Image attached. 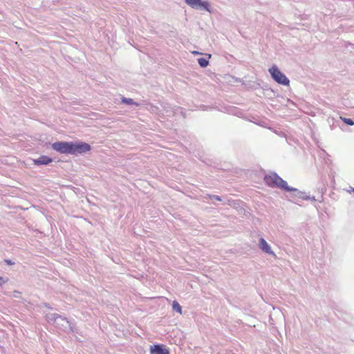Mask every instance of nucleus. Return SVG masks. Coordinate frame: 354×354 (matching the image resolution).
Returning <instances> with one entry per match:
<instances>
[{
	"label": "nucleus",
	"mask_w": 354,
	"mask_h": 354,
	"mask_svg": "<svg viewBox=\"0 0 354 354\" xmlns=\"http://www.w3.org/2000/svg\"><path fill=\"white\" fill-rule=\"evenodd\" d=\"M340 119H341V120H342L344 123H346L348 125H351V126L354 125V122L350 118L340 117Z\"/></svg>",
	"instance_id": "obj_11"
},
{
	"label": "nucleus",
	"mask_w": 354,
	"mask_h": 354,
	"mask_svg": "<svg viewBox=\"0 0 354 354\" xmlns=\"http://www.w3.org/2000/svg\"><path fill=\"white\" fill-rule=\"evenodd\" d=\"M172 308L174 310L179 313L180 315L182 314V308L176 301H173Z\"/></svg>",
	"instance_id": "obj_9"
},
{
	"label": "nucleus",
	"mask_w": 354,
	"mask_h": 354,
	"mask_svg": "<svg viewBox=\"0 0 354 354\" xmlns=\"http://www.w3.org/2000/svg\"><path fill=\"white\" fill-rule=\"evenodd\" d=\"M72 154L82 153L91 150V146L83 142L74 143L72 142Z\"/></svg>",
	"instance_id": "obj_4"
},
{
	"label": "nucleus",
	"mask_w": 354,
	"mask_h": 354,
	"mask_svg": "<svg viewBox=\"0 0 354 354\" xmlns=\"http://www.w3.org/2000/svg\"><path fill=\"white\" fill-rule=\"evenodd\" d=\"M259 246L262 251L275 256V254L272 251L270 246L268 244L264 239L261 238L259 239Z\"/></svg>",
	"instance_id": "obj_7"
},
{
	"label": "nucleus",
	"mask_w": 354,
	"mask_h": 354,
	"mask_svg": "<svg viewBox=\"0 0 354 354\" xmlns=\"http://www.w3.org/2000/svg\"><path fill=\"white\" fill-rule=\"evenodd\" d=\"M52 148L61 153L72 154V142H57L52 145Z\"/></svg>",
	"instance_id": "obj_3"
},
{
	"label": "nucleus",
	"mask_w": 354,
	"mask_h": 354,
	"mask_svg": "<svg viewBox=\"0 0 354 354\" xmlns=\"http://www.w3.org/2000/svg\"><path fill=\"white\" fill-rule=\"evenodd\" d=\"M269 72L272 77L278 83L282 85H289L290 81L288 77L282 73L276 66H272L269 68Z\"/></svg>",
	"instance_id": "obj_2"
},
{
	"label": "nucleus",
	"mask_w": 354,
	"mask_h": 354,
	"mask_svg": "<svg viewBox=\"0 0 354 354\" xmlns=\"http://www.w3.org/2000/svg\"><path fill=\"white\" fill-rule=\"evenodd\" d=\"M264 181L267 185L272 187H278L286 191L295 190V189H290L287 183L274 173L266 175L264 177Z\"/></svg>",
	"instance_id": "obj_1"
},
{
	"label": "nucleus",
	"mask_w": 354,
	"mask_h": 354,
	"mask_svg": "<svg viewBox=\"0 0 354 354\" xmlns=\"http://www.w3.org/2000/svg\"><path fill=\"white\" fill-rule=\"evenodd\" d=\"M198 62L201 67H206L209 64V62L205 58H199Z\"/></svg>",
	"instance_id": "obj_10"
},
{
	"label": "nucleus",
	"mask_w": 354,
	"mask_h": 354,
	"mask_svg": "<svg viewBox=\"0 0 354 354\" xmlns=\"http://www.w3.org/2000/svg\"><path fill=\"white\" fill-rule=\"evenodd\" d=\"M193 53H194V54H198V52H197V51H194V52H193Z\"/></svg>",
	"instance_id": "obj_16"
},
{
	"label": "nucleus",
	"mask_w": 354,
	"mask_h": 354,
	"mask_svg": "<svg viewBox=\"0 0 354 354\" xmlns=\"http://www.w3.org/2000/svg\"><path fill=\"white\" fill-rule=\"evenodd\" d=\"M211 197L214 198V199H216V201H221V198L219 196H212Z\"/></svg>",
	"instance_id": "obj_13"
},
{
	"label": "nucleus",
	"mask_w": 354,
	"mask_h": 354,
	"mask_svg": "<svg viewBox=\"0 0 354 354\" xmlns=\"http://www.w3.org/2000/svg\"><path fill=\"white\" fill-rule=\"evenodd\" d=\"M52 161L53 160L46 156H41L39 158L33 160L34 164L38 166L41 165H48L52 162Z\"/></svg>",
	"instance_id": "obj_8"
},
{
	"label": "nucleus",
	"mask_w": 354,
	"mask_h": 354,
	"mask_svg": "<svg viewBox=\"0 0 354 354\" xmlns=\"http://www.w3.org/2000/svg\"><path fill=\"white\" fill-rule=\"evenodd\" d=\"M6 281H5L3 277H0V286L6 283Z\"/></svg>",
	"instance_id": "obj_14"
},
{
	"label": "nucleus",
	"mask_w": 354,
	"mask_h": 354,
	"mask_svg": "<svg viewBox=\"0 0 354 354\" xmlns=\"http://www.w3.org/2000/svg\"><path fill=\"white\" fill-rule=\"evenodd\" d=\"M6 262L8 264V265H12L13 263L11 262L10 260H6Z\"/></svg>",
	"instance_id": "obj_15"
},
{
	"label": "nucleus",
	"mask_w": 354,
	"mask_h": 354,
	"mask_svg": "<svg viewBox=\"0 0 354 354\" xmlns=\"http://www.w3.org/2000/svg\"><path fill=\"white\" fill-rule=\"evenodd\" d=\"M122 102L123 103H125V104H136V105H138V104H137V103H135V102H133V100L132 99H131V98H125V97H123V98L122 99Z\"/></svg>",
	"instance_id": "obj_12"
},
{
	"label": "nucleus",
	"mask_w": 354,
	"mask_h": 354,
	"mask_svg": "<svg viewBox=\"0 0 354 354\" xmlns=\"http://www.w3.org/2000/svg\"><path fill=\"white\" fill-rule=\"evenodd\" d=\"M151 354H169V351L163 345H155L150 348Z\"/></svg>",
	"instance_id": "obj_5"
},
{
	"label": "nucleus",
	"mask_w": 354,
	"mask_h": 354,
	"mask_svg": "<svg viewBox=\"0 0 354 354\" xmlns=\"http://www.w3.org/2000/svg\"><path fill=\"white\" fill-rule=\"evenodd\" d=\"M185 2L194 8H206L208 6L207 2H203L201 0H185Z\"/></svg>",
	"instance_id": "obj_6"
}]
</instances>
